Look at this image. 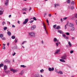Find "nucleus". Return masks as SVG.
Segmentation results:
<instances>
[{
	"mask_svg": "<svg viewBox=\"0 0 77 77\" xmlns=\"http://www.w3.org/2000/svg\"><path fill=\"white\" fill-rule=\"evenodd\" d=\"M29 35L32 37H34L35 36V32H32L28 33Z\"/></svg>",
	"mask_w": 77,
	"mask_h": 77,
	"instance_id": "nucleus-1",
	"label": "nucleus"
},
{
	"mask_svg": "<svg viewBox=\"0 0 77 77\" xmlns=\"http://www.w3.org/2000/svg\"><path fill=\"white\" fill-rule=\"evenodd\" d=\"M43 26H44V29L45 30L46 33L47 35H48V31H47V30L46 29V26H45V23H43Z\"/></svg>",
	"mask_w": 77,
	"mask_h": 77,
	"instance_id": "nucleus-2",
	"label": "nucleus"
},
{
	"mask_svg": "<svg viewBox=\"0 0 77 77\" xmlns=\"http://www.w3.org/2000/svg\"><path fill=\"white\" fill-rule=\"evenodd\" d=\"M67 57L66 54H64L61 57V59L63 60H66Z\"/></svg>",
	"mask_w": 77,
	"mask_h": 77,
	"instance_id": "nucleus-3",
	"label": "nucleus"
},
{
	"mask_svg": "<svg viewBox=\"0 0 77 77\" xmlns=\"http://www.w3.org/2000/svg\"><path fill=\"white\" fill-rule=\"evenodd\" d=\"M28 19L27 18L25 19L23 23V24H27L28 22Z\"/></svg>",
	"mask_w": 77,
	"mask_h": 77,
	"instance_id": "nucleus-4",
	"label": "nucleus"
},
{
	"mask_svg": "<svg viewBox=\"0 0 77 77\" xmlns=\"http://www.w3.org/2000/svg\"><path fill=\"white\" fill-rule=\"evenodd\" d=\"M11 71H13V73H15V72H16L18 71V70L17 69H11Z\"/></svg>",
	"mask_w": 77,
	"mask_h": 77,
	"instance_id": "nucleus-5",
	"label": "nucleus"
},
{
	"mask_svg": "<svg viewBox=\"0 0 77 77\" xmlns=\"http://www.w3.org/2000/svg\"><path fill=\"white\" fill-rule=\"evenodd\" d=\"M66 25H67L68 26H69V27H72L73 26H74V24L71 23H69L68 24H67Z\"/></svg>",
	"mask_w": 77,
	"mask_h": 77,
	"instance_id": "nucleus-6",
	"label": "nucleus"
},
{
	"mask_svg": "<svg viewBox=\"0 0 77 77\" xmlns=\"http://www.w3.org/2000/svg\"><path fill=\"white\" fill-rule=\"evenodd\" d=\"M9 0H6L5 2V6H8L9 5Z\"/></svg>",
	"mask_w": 77,
	"mask_h": 77,
	"instance_id": "nucleus-7",
	"label": "nucleus"
},
{
	"mask_svg": "<svg viewBox=\"0 0 77 77\" xmlns=\"http://www.w3.org/2000/svg\"><path fill=\"white\" fill-rule=\"evenodd\" d=\"M54 69V67H52V68L51 67L48 68V70L49 71H53Z\"/></svg>",
	"mask_w": 77,
	"mask_h": 77,
	"instance_id": "nucleus-8",
	"label": "nucleus"
},
{
	"mask_svg": "<svg viewBox=\"0 0 77 77\" xmlns=\"http://www.w3.org/2000/svg\"><path fill=\"white\" fill-rule=\"evenodd\" d=\"M57 41V42H59V41L57 39V38H54V42H56Z\"/></svg>",
	"mask_w": 77,
	"mask_h": 77,
	"instance_id": "nucleus-9",
	"label": "nucleus"
},
{
	"mask_svg": "<svg viewBox=\"0 0 77 77\" xmlns=\"http://www.w3.org/2000/svg\"><path fill=\"white\" fill-rule=\"evenodd\" d=\"M5 63H10L11 62V61L9 60H6L4 61Z\"/></svg>",
	"mask_w": 77,
	"mask_h": 77,
	"instance_id": "nucleus-10",
	"label": "nucleus"
},
{
	"mask_svg": "<svg viewBox=\"0 0 77 77\" xmlns=\"http://www.w3.org/2000/svg\"><path fill=\"white\" fill-rule=\"evenodd\" d=\"M35 28H36V26H33L31 27V30H34V29H35Z\"/></svg>",
	"mask_w": 77,
	"mask_h": 77,
	"instance_id": "nucleus-11",
	"label": "nucleus"
},
{
	"mask_svg": "<svg viewBox=\"0 0 77 77\" xmlns=\"http://www.w3.org/2000/svg\"><path fill=\"white\" fill-rule=\"evenodd\" d=\"M58 32L59 33H60V34H62V35H63V31H62V30H59L58 31Z\"/></svg>",
	"mask_w": 77,
	"mask_h": 77,
	"instance_id": "nucleus-12",
	"label": "nucleus"
},
{
	"mask_svg": "<svg viewBox=\"0 0 77 77\" xmlns=\"http://www.w3.org/2000/svg\"><path fill=\"white\" fill-rule=\"evenodd\" d=\"M60 49L57 50L55 52L54 54H57V53H58V52H60Z\"/></svg>",
	"mask_w": 77,
	"mask_h": 77,
	"instance_id": "nucleus-13",
	"label": "nucleus"
},
{
	"mask_svg": "<svg viewBox=\"0 0 77 77\" xmlns=\"http://www.w3.org/2000/svg\"><path fill=\"white\" fill-rule=\"evenodd\" d=\"M54 6L55 8H56L57 7V6H59V4H55Z\"/></svg>",
	"mask_w": 77,
	"mask_h": 77,
	"instance_id": "nucleus-14",
	"label": "nucleus"
},
{
	"mask_svg": "<svg viewBox=\"0 0 77 77\" xmlns=\"http://www.w3.org/2000/svg\"><path fill=\"white\" fill-rule=\"evenodd\" d=\"M75 30V28L73 26H72V27L71 28V30L72 31H74Z\"/></svg>",
	"mask_w": 77,
	"mask_h": 77,
	"instance_id": "nucleus-15",
	"label": "nucleus"
},
{
	"mask_svg": "<svg viewBox=\"0 0 77 77\" xmlns=\"http://www.w3.org/2000/svg\"><path fill=\"white\" fill-rule=\"evenodd\" d=\"M7 66L6 65H4V71L6 70L7 69Z\"/></svg>",
	"mask_w": 77,
	"mask_h": 77,
	"instance_id": "nucleus-16",
	"label": "nucleus"
},
{
	"mask_svg": "<svg viewBox=\"0 0 77 77\" xmlns=\"http://www.w3.org/2000/svg\"><path fill=\"white\" fill-rule=\"evenodd\" d=\"M66 2L68 4H70V3H71V0H66Z\"/></svg>",
	"mask_w": 77,
	"mask_h": 77,
	"instance_id": "nucleus-17",
	"label": "nucleus"
},
{
	"mask_svg": "<svg viewBox=\"0 0 77 77\" xmlns=\"http://www.w3.org/2000/svg\"><path fill=\"white\" fill-rule=\"evenodd\" d=\"M60 60L62 62H65V60L63 59H60Z\"/></svg>",
	"mask_w": 77,
	"mask_h": 77,
	"instance_id": "nucleus-18",
	"label": "nucleus"
},
{
	"mask_svg": "<svg viewBox=\"0 0 77 77\" xmlns=\"http://www.w3.org/2000/svg\"><path fill=\"white\" fill-rule=\"evenodd\" d=\"M7 34L8 35V36H11V33L10 32V31L8 32Z\"/></svg>",
	"mask_w": 77,
	"mask_h": 77,
	"instance_id": "nucleus-19",
	"label": "nucleus"
},
{
	"mask_svg": "<svg viewBox=\"0 0 77 77\" xmlns=\"http://www.w3.org/2000/svg\"><path fill=\"white\" fill-rule=\"evenodd\" d=\"M27 11V8H24L22 9V11Z\"/></svg>",
	"mask_w": 77,
	"mask_h": 77,
	"instance_id": "nucleus-20",
	"label": "nucleus"
},
{
	"mask_svg": "<svg viewBox=\"0 0 77 77\" xmlns=\"http://www.w3.org/2000/svg\"><path fill=\"white\" fill-rule=\"evenodd\" d=\"M55 29H60V26H57Z\"/></svg>",
	"mask_w": 77,
	"mask_h": 77,
	"instance_id": "nucleus-21",
	"label": "nucleus"
},
{
	"mask_svg": "<svg viewBox=\"0 0 77 77\" xmlns=\"http://www.w3.org/2000/svg\"><path fill=\"white\" fill-rule=\"evenodd\" d=\"M68 43L69 44V47H71V46H72V45H71V42H69Z\"/></svg>",
	"mask_w": 77,
	"mask_h": 77,
	"instance_id": "nucleus-22",
	"label": "nucleus"
},
{
	"mask_svg": "<svg viewBox=\"0 0 77 77\" xmlns=\"http://www.w3.org/2000/svg\"><path fill=\"white\" fill-rule=\"evenodd\" d=\"M74 9V6H72L71 7V10H73V9Z\"/></svg>",
	"mask_w": 77,
	"mask_h": 77,
	"instance_id": "nucleus-23",
	"label": "nucleus"
},
{
	"mask_svg": "<svg viewBox=\"0 0 77 77\" xmlns=\"http://www.w3.org/2000/svg\"><path fill=\"white\" fill-rule=\"evenodd\" d=\"M3 37V34H0V37L1 38H2Z\"/></svg>",
	"mask_w": 77,
	"mask_h": 77,
	"instance_id": "nucleus-24",
	"label": "nucleus"
},
{
	"mask_svg": "<svg viewBox=\"0 0 77 77\" xmlns=\"http://www.w3.org/2000/svg\"><path fill=\"white\" fill-rule=\"evenodd\" d=\"M71 4H72V5H74V1H72L71 2Z\"/></svg>",
	"mask_w": 77,
	"mask_h": 77,
	"instance_id": "nucleus-25",
	"label": "nucleus"
},
{
	"mask_svg": "<svg viewBox=\"0 0 77 77\" xmlns=\"http://www.w3.org/2000/svg\"><path fill=\"white\" fill-rule=\"evenodd\" d=\"M2 25L3 26H4L5 24H6V23L5 22V21H3L2 23Z\"/></svg>",
	"mask_w": 77,
	"mask_h": 77,
	"instance_id": "nucleus-26",
	"label": "nucleus"
},
{
	"mask_svg": "<svg viewBox=\"0 0 77 77\" xmlns=\"http://www.w3.org/2000/svg\"><path fill=\"white\" fill-rule=\"evenodd\" d=\"M11 38L13 39H14L15 38V36H11Z\"/></svg>",
	"mask_w": 77,
	"mask_h": 77,
	"instance_id": "nucleus-27",
	"label": "nucleus"
},
{
	"mask_svg": "<svg viewBox=\"0 0 77 77\" xmlns=\"http://www.w3.org/2000/svg\"><path fill=\"white\" fill-rule=\"evenodd\" d=\"M3 14V11H0V15H2Z\"/></svg>",
	"mask_w": 77,
	"mask_h": 77,
	"instance_id": "nucleus-28",
	"label": "nucleus"
},
{
	"mask_svg": "<svg viewBox=\"0 0 77 77\" xmlns=\"http://www.w3.org/2000/svg\"><path fill=\"white\" fill-rule=\"evenodd\" d=\"M15 43H17V42H18V39H16V38L15 40Z\"/></svg>",
	"mask_w": 77,
	"mask_h": 77,
	"instance_id": "nucleus-29",
	"label": "nucleus"
},
{
	"mask_svg": "<svg viewBox=\"0 0 77 77\" xmlns=\"http://www.w3.org/2000/svg\"><path fill=\"white\" fill-rule=\"evenodd\" d=\"M20 66L21 67H23V68L26 67V66H24V65H21Z\"/></svg>",
	"mask_w": 77,
	"mask_h": 77,
	"instance_id": "nucleus-30",
	"label": "nucleus"
},
{
	"mask_svg": "<svg viewBox=\"0 0 77 77\" xmlns=\"http://www.w3.org/2000/svg\"><path fill=\"white\" fill-rule=\"evenodd\" d=\"M74 53V51L73 50H71L70 51V54H72Z\"/></svg>",
	"mask_w": 77,
	"mask_h": 77,
	"instance_id": "nucleus-31",
	"label": "nucleus"
},
{
	"mask_svg": "<svg viewBox=\"0 0 77 77\" xmlns=\"http://www.w3.org/2000/svg\"><path fill=\"white\" fill-rule=\"evenodd\" d=\"M59 73L60 74H63V72L61 71H60L59 72Z\"/></svg>",
	"mask_w": 77,
	"mask_h": 77,
	"instance_id": "nucleus-32",
	"label": "nucleus"
},
{
	"mask_svg": "<svg viewBox=\"0 0 77 77\" xmlns=\"http://www.w3.org/2000/svg\"><path fill=\"white\" fill-rule=\"evenodd\" d=\"M65 34H66V35H69V32H66Z\"/></svg>",
	"mask_w": 77,
	"mask_h": 77,
	"instance_id": "nucleus-33",
	"label": "nucleus"
},
{
	"mask_svg": "<svg viewBox=\"0 0 77 77\" xmlns=\"http://www.w3.org/2000/svg\"><path fill=\"white\" fill-rule=\"evenodd\" d=\"M25 42H27L26 41H24V42H23L22 43V45H23V44H25Z\"/></svg>",
	"mask_w": 77,
	"mask_h": 77,
	"instance_id": "nucleus-34",
	"label": "nucleus"
},
{
	"mask_svg": "<svg viewBox=\"0 0 77 77\" xmlns=\"http://www.w3.org/2000/svg\"><path fill=\"white\" fill-rule=\"evenodd\" d=\"M55 44L57 46V47H58V45H59V43H58L57 42V43H55Z\"/></svg>",
	"mask_w": 77,
	"mask_h": 77,
	"instance_id": "nucleus-35",
	"label": "nucleus"
},
{
	"mask_svg": "<svg viewBox=\"0 0 77 77\" xmlns=\"http://www.w3.org/2000/svg\"><path fill=\"white\" fill-rule=\"evenodd\" d=\"M33 20H35V21H36V17H34L33 18Z\"/></svg>",
	"mask_w": 77,
	"mask_h": 77,
	"instance_id": "nucleus-36",
	"label": "nucleus"
},
{
	"mask_svg": "<svg viewBox=\"0 0 77 77\" xmlns=\"http://www.w3.org/2000/svg\"><path fill=\"white\" fill-rule=\"evenodd\" d=\"M57 26V25L55 24V25H54L53 26V28H54L55 27H56Z\"/></svg>",
	"mask_w": 77,
	"mask_h": 77,
	"instance_id": "nucleus-37",
	"label": "nucleus"
},
{
	"mask_svg": "<svg viewBox=\"0 0 77 77\" xmlns=\"http://www.w3.org/2000/svg\"><path fill=\"white\" fill-rule=\"evenodd\" d=\"M7 29V27H5L4 28V30H6Z\"/></svg>",
	"mask_w": 77,
	"mask_h": 77,
	"instance_id": "nucleus-38",
	"label": "nucleus"
},
{
	"mask_svg": "<svg viewBox=\"0 0 77 77\" xmlns=\"http://www.w3.org/2000/svg\"><path fill=\"white\" fill-rule=\"evenodd\" d=\"M44 70L43 69H41V70H40V72L42 73V72H43V71H44Z\"/></svg>",
	"mask_w": 77,
	"mask_h": 77,
	"instance_id": "nucleus-39",
	"label": "nucleus"
},
{
	"mask_svg": "<svg viewBox=\"0 0 77 77\" xmlns=\"http://www.w3.org/2000/svg\"><path fill=\"white\" fill-rule=\"evenodd\" d=\"M63 38H65V37H66V35L65 34H63Z\"/></svg>",
	"mask_w": 77,
	"mask_h": 77,
	"instance_id": "nucleus-40",
	"label": "nucleus"
},
{
	"mask_svg": "<svg viewBox=\"0 0 77 77\" xmlns=\"http://www.w3.org/2000/svg\"><path fill=\"white\" fill-rule=\"evenodd\" d=\"M65 38L66 39H69V38L68 36H66Z\"/></svg>",
	"mask_w": 77,
	"mask_h": 77,
	"instance_id": "nucleus-41",
	"label": "nucleus"
},
{
	"mask_svg": "<svg viewBox=\"0 0 77 77\" xmlns=\"http://www.w3.org/2000/svg\"><path fill=\"white\" fill-rule=\"evenodd\" d=\"M45 15H47L46 12L45 13L44 15V17H45Z\"/></svg>",
	"mask_w": 77,
	"mask_h": 77,
	"instance_id": "nucleus-42",
	"label": "nucleus"
},
{
	"mask_svg": "<svg viewBox=\"0 0 77 77\" xmlns=\"http://www.w3.org/2000/svg\"><path fill=\"white\" fill-rule=\"evenodd\" d=\"M67 19V17H64L63 18V20H65Z\"/></svg>",
	"mask_w": 77,
	"mask_h": 77,
	"instance_id": "nucleus-43",
	"label": "nucleus"
},
{
	"mask_svg": "<svg viewBox=\"0 0 77 77\" xmlns=\"http://www.w3.org/2000/svg\"><path fill=\"white\" fill-rule=\"evenodd\" d=\"M5 73H6V74H8L9 72H8V71H5Z\"/></svg>",
	"mask_w": 77,
	"mask_h": 77,
	"instance_id": "nucleus-44",
	"label": "nucleus"
},
{
	"mask_svg": "<svg viewBox=\"0 0 77 77\" xmlns=\"http://www.w3.org/2000/svg\"><path fill=\"white\" fill-rule=\"evenodd\" d=\"M2 48L4 50H5V49H6V48H5V46H3L2 47Z\"/></svg>",
	"mask_w": 77,
	"mask_h": 77,
	"instance_id": "nucleus-45",
	"label": "nucleus"
},
{
	"mask_svg": "<svg viewBox=\"0 0 77 77\" xmlns=\"http://www.w3.org/2000/svg\"><path fill=\"white\" fill-rule=\"evenodd\" d=\"M35 77H39V74H37Z\"/></svg>",
	"mask_w": 77,
	"mask_h": 77,
	"instance_id": "nucleus-46",
	"label": "nucleus"
},
{
	"mask_svg": "<svg viewBox=\"0 0 77 77\" xmlns=\"http://www.w3.org/2000/svg\"><path fill=\"white\" fill-rule=\"evenodd\" d=\"M16 54V53L15 52H14V53L13 54H12V56H14V55H15Z\"/></svg>",
	"mask_w": 77,
	"mask_h": 77,
	"instance_id": "nucleus-47",
	"label": "nucleus"
},
{
	"mask_svg": "<svg viewBox=\"0 0 77 77\" xmlns=\"http://www.w3.org/2000/svg\"><path fill=\"white\" fill-rule=\"evenodd\" d=\"M55 72H56L58 74H59V72H58V71H57V70H55Z\"/></svg>",
	"mask_w": 77,
	"mask_h": 77,
	"instance_id": "nucleus-48",
	"label": "nucleus"
},
{
	"mask_svg": "<svg viewBox=\"0 0 77 77\" xmlns=\"http://www.w3.org/2000/svg\"><path fill=\"white\" fill-rule=\"evenodd\" d=\"M75 18H77V14H76L75 15Z\"/></svg>",
	"mask_w": 77,
	"mask_h": 77,
	"instance_id": "nucleus-49",
	"label": "nucleus"
},
{
	"mask_svg": "<svg viewBox=\"0 0 77 77\" xmlns=\"http://www.w3.org/2000/svg\"><path fill=\"white\" fill-rule=\"evenodd\" d=\"M34 21V20H31L30 22V23H33V22Z\"/></svg>",
	"mask_w": 77,
	"mask_h": 77,
	"instance_id": "nucleus-50",
	"label": "nucleus"
},
{
	"mask_svg": "<svg viewBox=\"0 0 77 77\" xmlns=\"http://www.w3.org/2000/svg\"><path fill=\"white\" fill-rule=\"evenodd\" d=\"M2 40H6V39L4 37L3 38H2Z\"/></svg>",
	"mask_w": 77,
	"mask_h": 77,
	"instance_id": "nucleus-51",
	"label": "nucleus"
},
{
	"mask_svg": "<svg viewBox=\"0 0 77 77\" xmlns=\"http://www.w3.org/2000/svg\"><path fill=\"white\" fill-rule=\"evenodd\" d=\"M41 44H44V42L43 41V40H42L41 42Z\"/></svg>",
	"mask_w": 77,
	"mask_h": 77,
	"instance_id": "nucleus-52",
	"label": "nucleus"
},
{
	"mask_svg": "<svg viewBox=\"0 0 77 77\" xmlns=\"http://www.w3.org/2000/svg\"><path fill=\"white\" fill-rule=\"evenodd\" d=\"M1 67L3 66H4V64L3 63H1Z\"/></svg>",
	"mask_w": 77,
	"mask_h": 77,
	"instance_id": "nucleus-53",
	"label": "nucleus"
},
{
	"mask_svg": "<svg viewBox=\"0 0 77 77\" xmlns=\"http://www.w3.org/2000/svg\"><path fill=\"white\" fill-rule=\"evenodd\" d=\"M12 27L15 28V26H14V25H12Z\"/></svg>",
	"mask_w": 77,
	"mask_h": 77,
	"instance_id": "nucleus-54",
	"label": "nucleus"
},
{
	"mask_svg": "<svg viewBox=\"0 0 77 77\" xmlns=\"http://www.w3.org/2000/svg\"><path fill=\"white\" fill-rule=\"evenodd\" d=\"M60 21H61V23H62V22H63V20L62 18L61 19Z\"/></svg>",
	"mask_w": 77,
	"mask_h": 77,
	"instance_id": "nucleus-55",
	"label": "nucleus"
},
{
	"mask_svg": "<svg viewBox=\"0 0 77 77\" xmlns=\"http://www.w3.org/2000/svg\"><path fill=\"white\" fill-rule=\"evenodd\" d=\"M49 17H51V14H50L49 15H48Z\"/></svg>",
	"mask_w": 77,
	"mask_h": 77,
	"instance_id": "nucleus-56",
	"label": "nucleus"
},
{
	"mask_svg": "<svg viewBox=\"0 0 77 77\" xmlns=\"http://www.w3.org/2000/svg\"><path fill=\"white\" fill-rule=\"evenodd\" d=\"M17 23H18V24H20V21H19V20L18 21Z\"/></svg>",
	"mask_w": 77,
	"mask_h": 77,
	"instance_id": "nucleus-57",
	"label": "nucleus"
},
{
	"mask_svg": "<svg viewBox=\"0 0 77 77\" xmlns=\"http://www.w3.org/2000/svg\"><path fill=\"white\" fill-rule=\"evenodd\" d=\"M65 29H66V25H65Z\"/></svg>",
	"mask_w": 77,
	"mask_h": 77,
	"instance_id": "nucleus-58",
	"label": "nucleus"
},
{
	"mask_svg": "<svg viewBox=\"0 0 77 77\" xmlns=\"http://www.w3.org/2000/svg\"><path fill=\"white\" fill-rule=\"evenodd\" d=\"M31 9H32V8H31V7H30L29 9V11H30V10H31Z\"/></svg>",
	"mask_w": 77,
	"mask_h": 77,
	"instance_id": "nucleus-59",
	"label": "nucleus"
},
{
	"mask_svg": "<svg viewBox=\"0 0 77 77\" xmlns=\"http://www.w3.org/2000/svg\"><path fill=\"white\" fill-rule=\"evenodd\" d=\"M75 23H76V25H77V20H75Z\"/></svg>",
	"mask_w": 77,
	"mask_h": 77,
	"instance_id": "nucleus-60",
	"label": "nucleus"
},
{
	"mask_svg": "<svg viewBox=\"0 0 77 77\" xmlns=\"http://www.w3.org/2000/svg\"><path fill=\"white\" fill-rule=\"evenodd\" d=\"M46 22L48 23V20H46Z\"/></svg>",
	"mask_w": 77,
	"mask_h": 77,
	"instance_id": "nucleus-61",
	"label": "nucleus"
},
{
	"mask_svg": "<svg viewBox=\"0 0 77 77\" xmlns=\"http://www.w3.org/2000/svg\"><path fill=\"white\" fill-rule=\"evenodd\" d=\"M9 45V43H8L7 44V45L8 46Z\"/></svg>",
	"mask_w": 77,
	"mask_h": 77,
	"instance_id": "nucleus-62",
	"label": "nucleus"
},
{
	"mask_svg": "<svg viewBox=\"0 0 77 77\" xmlns=\"http://www.w3.org/2000/svg\"><path fill=\"white\" fill-rule=\"evenodd\" d=\"M11 17V15H10L9 16V18H10V17Z\"/></svg>",
	"mask_w": 77,
	"mask_h": 77,
	"instance_id": "nucleus-63",
	"label": "nucleus"
},
{
	"mask_svg": "<svg viewBox=\"0 0 77 77\" xmlns=\"http://www.w3.org/2000/svg\"><path fill=\"white\" fill-rule=\"evenodd\" d=\"M23 73L22 72H21L20 73V74L21 75H23Z\"/></svg>",
	"mask_w": 77,
	"mask_h": 77,
	"instance_id": "nucleus-64",
	"label": "nucleus"
}]
</instances>
